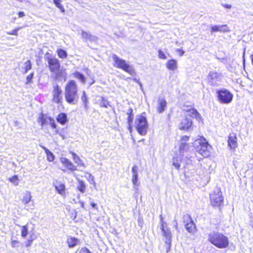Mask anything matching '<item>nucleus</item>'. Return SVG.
Wrapping results in <instances>:
<instances>
[{"instance_id":"1","label":"nucleus","mask_w":253,"mask_h":253,"mask_svg":"<svg viewBox=\"0 0 253 253\" xmlns=\"http://www.w3.org/2000/svg\"><path fill=\"white\" fill-rule=\"evenodd\" d=\"M45 60L47 63V67L55 80L63 79L66 80L67 73L66 69L62 68L60 61L49 53H45Z\"/></svg>"},{"instance_id":"2","label":"nucleus","mask_w":253,"mask_h":253,"mask_svg":"<svg viewBox=\"0 0 253 253\" xmlns=\"http://www.w3.org/2000/svg\"><path fill=\"white\" fill-rule=\"evenodd\" d=\"M65 98L70 104H76L79 100L78 85L74 80H70L65 86Z\"/></svg>"},{"instance_id":"3","label":"nucleus","mask_w":253,"mask_h":253,"mask_svg":"<svg viewBox=\"0 0 253 253\" xmlns=\"http://www.w3.org/2000/svg\"><path fill=\"white\" fill-rule=\"evenodd\" d=\"M208 241L218 249H226L229 247L228 238L223 233L213 231L208 235Z\"/></svg>"},{"instance_id":"4","label":"nucleus","mask_w":253,"mask_h":253,"mask_svg":"<svg viewBox=\"0 0 253 253\" xmlns=\"http://www.w3.org/2000/svg\"><path fill=\"white\" fill-rule=\"evenodd\" d=\"M112 58L114 61L113 66L117 68L122 69L125 72L131 76H135L136 72L132 65H129L126 60L120 58L116 54H113Z\"/></svg>"},{"instance_id":"5","label":"nucleus","mask_w":253,"mask_h":253,"mask_svg":"<svg viewBox=\"0 0 253 253\" xmlns=\"http://www.w3.org/2000/svg\"><path fill=\"white\" fill-rule=\"evenodd\" d=\"M160 229L162 231V235L165 239L166 251L168 252L171 247L172 233L168 226V224L164 220L162 217L160 218Z\"/></svg>"},{"instance_id":"6","label":"nucleus","mask_w":253,"mask_h":253,"mask_svg":"<svg viewBox=\"0 0 253 253\" xmlns=\"http://www.w3.org/2000/svg\"><path fill=\"white\" fill-rule=\"evenodd\" d=\"M210 201L211 206L221 211L224 206V199L222 192L220 190L213 191L210 195Z\"/></svg>"},{"instance_id":"7","label":"nucleus","mask_w":253,"mask_h":253,"mask_svg":"<svg viewBox=\"0 0 253 253\" xmlns=\"http://www.w3.org/2000/svg\"><path fill=\"white\" fill-rule=\"evenodd\" d=\"M199 145L195 147L196 151L204 158H207L211 155V146L206 139L203 136L197 140Z\"/></svg>"},{"instance_id":"8","label":"nucleus","mask_w":253,"mask_h":253,"mask_svg":"<svg viewBox=\"0 0 253 253\" xmlns=\"http://www.w3.org/2000/svg\"><path fill=\"white\" fill-rule=\"evenodd\" d=\"M135 127L140 135H146L148 129V124L146 117L141 115H138L135 120Z\"/></svg>"},{"instance_id":"9","label":"nucleus","mask_w":253,"mask_h":253,"mask_svg":"<svg viewBox=\"0 0 253 253\" xmlns=\"http://www.w3.org/2000/svg\"><path fill=\"white\" fill-rule=\"evenodd\" d=\"M183 221L186 230L190 233L194 234L197 231L195 224L189 214H185L183 216Z\"/></svg>"},{"instance_id":"10","label":"nucleus","mask_w":253,"mask_h":253,"mask_svg":"<svg viewBox=\"0 0 253 253\" xmlns=\"http://www.w3.org/2000/svg\"><path fill=\"white\" fill-rule=\"evenodd\" d=\"M53 102L58 104H61L63 102V92L60 86L57 84H54L53 86L52 91Z\"/></svg>"},{"instance_id":"11","label":"nucleus","mask_w":253,"mask_h":253,"mask_svg":"<svg viewBox=\"0 0 253 253\" xmlns=\"http://www.w3.org/2000/svg\"><path fill=\"white\" fill-rule=\"evenodd\" d=\"M217 97L219 102L221 103L228 104L233 99V94L226 89H221L217 91Z\"/></svg>"},{"instance_id":"12","label":"nucleus","mask_w":253,"mask_h":253,"mask_svg":"<svg viewBox=\"0 0 253 253\" xmlns=\"http://www.w3.org/2000/svg\"><path fill=\"white\" fill-rule=\"evenodd\" d=\"M184 107L185 108L183 111L187 113L185 116H187V118L189 117L191 118H195L199 121H202V117L196 108L190 105H184Z\"/></svg>"},{"instance_id":"13","label":"nucleus","mask_w":253,"mask_h":253,"mask_svg":"<svg viewBox=\"0 0 253 253\" xmlns=\"http://www.w3.org/2000/svg\"><path fill=\"white\" fill-rule=\"evenodd\" d=\"M237 135L235 132H231L228 136V146L230 149L235 150L238 147Z\"/></svg>"},{"instance_id":"14","label":"nucleus","mask_w":253,"mask_h":253,"mask_svg":"<svg viewBox=\"0 0 253 253\" xmlns=\"http://www.w3.org/2000/svg\"><path fill=\"white\" fill-rule=\"evenodd\" d=\"M192 124L191 120L187 118V116H185L180 123L179 128L180 130H188L192 127Z\"/></svg>"},{"instance_id":"15","label":"nucleus","mask_w":253,"mask_h":253,"mask_svg":"<svg viewBox=\"0 0 253 253\" xmlns=\"http://www.w3.org/2000/svg\"><path fill=\"white\" fill-rule=\"evenodd\" d=\"M61 162L67 169L71 171H74L77 170L76 167L68 159L63 158L61 159Z\"/></svg>"},{"instance_id":"16","label":"nucleus","mask_w":253,"mask_h":253,"mask_svg":"<svg viewBox=\"0 0 253 253\" xmlns=\"http://www.w3.org/2000/svg\"><path fill=\"white\" fill-rule=\"evenodd\" d=\"M211 30L212 33L217 32L226 33L230 31L227 25H214L211 27Z\"/></svg>"},{"instance_id":"17","label":"nucleus","mask_w":253,"mask_h":253,"mask_svg":"<svg viewBox=\"0 0 253 253\" xmlns=\"http://www.w3.org/2000/svg\"><path fill=\"white\" fill-rule=\"evenodd\" d=\"M54 187L59 194L63 196L66 195V187L64 183L61 182H56L54 185Z\"/></svg>"},{"instance_id":"18","label":"nucleus","mask_w":253,"mask_h":253,"mask_svg":"<svg viewBox=\"0 0 253 253\" xmlns=\"http://www.w3.org/2000/svg\"><path fill=\"white\" fill-rule=\"evenodd\" d=\"M80 243V242L79 239L73 236L68 237L66 240V243L69 248L75 247V246L79 245Z\"/></svg>"},{"instance_id":"19","label":"nucleus","mask_w":253,"mask_h":253,"mask_svg":"<svg viewBox=\"0 0 253 253\" xmlns=\"http://www.w3.org/2000/svg\"><path fill=\"white\" fill-rule=\"evenodd\" d=\"M56 121L61 125H65L68 121L67 116L65 113H60L56 117Z\"/></svg>"},{"instance_id":"20","label":"nucleus","mask_w":253,"mask_h":253,"mask_svg":"<svg viewBox=\"0 0 253 253\" xmlns=\"http://www.w3.org/2000/svg\"><path fill=\"white\" fill-rule=\"evenodd\" d=\"M167 102L164 98L159 99L158 101L157 112L159 113L163 112L166 108Z\"/></svg>"},{"instance_id":"21","label":"nucleus","mask_w":253,"mask_h":253,"mask_svg":"<svg viewBox=\"0 0 253 253\" xmlns=\"http://www.w3.org/2000/svg\"><path fill=\"white\" fill-rule=\"evenodd\" d=\"M166 67L169 70L174 71L177 68V61L174 59L169 60L166 63Z\"/></svg>"},{"instance_id":"22","label":"nucleus","mask_w":253,"mask_h":253,"mask_svg":"<svg viewBox=\"0 0 253 253\" xmlns=\"http://www.w3.org/2000/svg\"><path fill=\"white\" fill-rule=\"evenodd\" d=\"M48 118L42 113H41L39 115L37 121L42 127H43L47 124Z\"/></svg>"},{"instance_id":"23","label":"nucleus","mask_w":253,"mask_h":253,"mask_svg":"<svg viewBox=\"0 0 253 253\" xmlns=\"http://www.w3.org/2000/svg\"><path fill=\"white\" fill-rule=\"evenodd\" d=\"M32 199L31 193L30 191H26L23 196L21 201L24 205L28 204Z\"/></svg>"},{"instance_id":"24","label":"nucleus","mask_w":253,"mask_h":253,"mask_svg":"<svg viewBox=\"0 0 253 253\" xmlns=\"http://www.w3.org/2000/svg\"><path fill=\"white\" fill-rule=\"evenodd\" d=\"M48 120L49 122L50 126L52 129H55L54 134H58L60 133V131L58 129L57 125L55 122L54 120L51 117L48 118Z\"/></svg>"},{"instance_id":"25","label":"nucleus","mask_w":253,"mask_h":253,"mask_svg":"<svg viewBox=\"0 0 253 253\" xmlns=\"http://www.w3.org/2000/svg\"><path fill=\"white\" fill-rule=\"evenodd\" d=\"M189 136L187 135L182 136L180 138V149H184L188 145V142L189 140Z\"/></svg>"},{"instance_id":"26","label":"nucleus","mask_w":253,"mask_h":253,"mask_svg":"<svg viewBox=\"0 0 253 253\" xmlns=\"http://www.w3.org/2000/svg\"><path fill=\"white\" fill-rule=\"evenodd\" d=\"M42 148L44 150L46 155V158L48 162H53L54 160L55 157L52 153H51L48 149L44 146H41Z\"/></svg>"},{"instance_id":"27","label":"nucleus","mask_w":253,"mask_h":253,"mask_svg":"<svg viewBox=\"0 0 253 253\" xmlns=\"http://www.w3.org/2000/svg\"><path fill=\"white\" fill-rule=\"evenodd\" d=\"M78 185L77 187L78 191H80L81 193H84L85 192L86 186L85 183L82 180L78 179Z\"/></svg>"},{"instance_id":"28","label":"nucleus","mask_w":253,"mask_h":253,"mask_svg":"<svg viewBox=\"0 0 253 253\" xmlns=\"http://www.w3.org/2000/svg\"><path fill=\"white\" fill-rule=\"evenodd\" d=\"M73 75L74 78L78 79L82 84H84L85 83L86 79L84 76L83 74L76 71L73 74Z\"/></svg>"},{"instance_id":"29","label":"nucleus","mask_w":253,"mask_h":253,"mask_svg":"<svg viewBox=\"0 0 253 253\" xmlns=\"http://www.w3.org/2000/svg\"><path fill=\"white\" fill-rule=\"evenodd\" d=\"M208 78L211 82H213L219 79V75L216 72L211 71L209 73Z\"/></svg>"},{"instance_id":"30","label":"nucleus","mask_w":253,"mask_h":253,"mask_svg":"<svg viewBox=\"0 0 253 253\" xmlns=\"http://www.w3.org/2000/svg\"><path fill=\"white\" fill-rule=\"evenodd\" d=\"M56 53L59 58L65 59L67 57L68 54L67 52L63 49H57L56 50Z\"/></svg>"},{"instance_id":"31","label":"nucleus","mask_w":253,"mask_h":253,"mask_svg":"<svg viewBox=\"0 0 253 253\" xmlns=\"http://www.w3.org/2000/svg\"><path fill=\"white\" fill-rule=\"evenodd\" d=\"M70 153L72 155L73 160L76 163L78 164V166H84V164L82 163V161L75 153L71 152Z\"/></svg>"},{"instance_id":"32","label":"nucleus","mask_w":253,"mask_h":253,"mask_svg":"<svg viewBox=\"0 0 253 253\" xmlns=\"http://www.w3.org/2000/svg\"><path fill=\"white\" fill-rule=\"evenodd\" d=\"M127 124H132L133 120V109L129 108L127 112Z\"/></svg>"},{"instance_id":"33","label":"nucleus","mask_w":253,"mask_h":253,"mask_svg":"<svg viewBox=\"0 0 253 253\" xmlns=\"http://www.w3.org/2000/svg\"><path fill=\"white\" fill-rule=\"evenodd\" d=\"M35 239H36V237L34 236V235L33 234L30 235L29 238L25 242L24 246L26 248L30 247L32 246L33 242L35 240Z\"/></svg>"},{"instance_id":"34","label":"nucleus","mask_w":253,"mask_h":253,"mask_svg":"<svg viewBox=\"0 0 253 253\" xmlns=\"http://www.w3.org/2000/svg\"><path fill=\"white\" fill-rule=\"evenodd\" d=\"M82 100L83 102V104L84 106V107L86 109H88V99L86 94V93L84 91L82 93V96H81Z\"/></svg>"},{"instance_id":"35","label":"nucleus","mask_w":253,"mask_h":253,"mask_svg":"<svg viewBox=\"0 0 253 253\" xmlns=\"http://www.w3.org/2000/svg\"><path fill=\"white\" fill-rule=\"evenodd\" d=\"M28 233V226L27 225H23L21 228V235L23 238H25Z\"/></svg>"},{"instance_id":"36","label":"nucleus","mask_w":253,"mask_h":253,"mask_svg":"<svg viewBox=\"0 0 253 253\" xmlns=\"http://www.w3.org/2000/svg\"><path fill=\"white\" fill-rule=\"evenodd\" d=\"M32 69V64L30 60H28L24 63V67L23 68V73L26 74L28 71Z\"/></svg>"},{"instance_id":"37","label":"nucleus","mask_w":253,"mask_h":253,"mask_svg":"<svg viewBox=\"0 0 253 253\" xmlns=\"http://www.w3.org/2000/svg\"><path fill=\"white\" fill-rule=\"evenodd\" d=\"M61 0H53V3L56 6L58 7L62 12H65V8L63 5L61 3Z\"/></svg>"},{"instance_id":"38","label":"nucleus","mask_w":253,"mask_h":253,"mask_svg":"<svg viewBox=\"0 0 253 253\" xmlns=\"http://www.w3.org/2000/svg\"><path fill=\"white\" fill-rule=\"evenodd\" d=\"M110 106L109 102L104 97H101L100 106L105 108Z\"/></svg>"},{"instance_id":"39","label":"nucleus","mask_w":253,"mask_h":253,"mask_svg":"<svg viewBox=\"0 0 253 253\" xmlns=\"http://www.w3.org/2000/svg\"><path fill=\"white\" fill-rule=\"evenodd\" d=\"M9 181L13 183L15 185H18L19 179L17 175H14L9 178Z\"/></svg>"},{"instance_id":"40","label":"nucleus","mask_w":253,"mask_h":253,"mask_svg":"<svg viewBox=\"0 0 253 253\" xmlns=\"http://www.w3.org/2000/svg\"><path fill=\"white\" fill-rule=\"evenodd\" d=\"M34 76V73L31 72L26 77V82L25 83L26 84H29L32 83L33 82V78Z\"/></svg>"},{"instance_id":"41","label":"nucleus","mask_w":253,"mask_h":253,"mask_svg":"<svg viewBox=\"0 0 253 253\" xmlns=\"http://www.w3.org/2000/svg\"><path fill=\"white\" fill-rule=\"evenodd\" d=\"M82 37L85 40H90L91 35L90 33L85 31H82L81 33Z\"/></svg>"},{"instance_id":"42","label":"nucleus","mask_w":253,"mask_h":253,"mask_svg":"<svg viewBox=\"0 0 253 253\" xmlns=\"http://www.w3.org/2000/svg\"><path fill=\"white\" fill-rule=\"evenodd\" d=\"M173 165L175 167V168L179 169L180 167V164L179 160L177 158H174L173 159Z\"/></svg>"},{"instance_id":"43","label":"nucleus","mask_w":253,"mask_h":253,"mask_svg":"<svg viewBox=\"0 0 253 253\" xmlns=\"http://www.w3.org/2000/svg\"><path fill=\"white\" fill-rule=\"evenodd\" d=\"M22 28V27H18L16 28L13 30H12L10 32H8L7 33V34L8 35H14V36H17L18 35V31L20 30Z\"/></svg>"},{"instance_id":"44","label":"nucleus","mask_w":253,"mask_h":253,"mask_svg":"<svg viewBox=\"0 0 253 253\" xmlns=\"http://www.w3.org/2000/svg\"><path fill=\"white\" fill-rule=\"evenodd\" d=\"M158 57L159 58L162 59H166L167 58V56L165 55V53L161 49H159L158 51Z\"/></svg>"},{"instance_id":"45","label":"nucleus","mask_w":253,"mask_h":253,"mask_svg":"<svg viewBox=\"0 0 253 253\" xmlns=\"http://www.w3.org/2000/svg\"><path fill=\"white\" fill-rule=\"evenodd\" d=\"M19 241L16 240H13L11 241V246L12 248H15L19 246Z\"/></svg>"},{"instance_id":"46","label":"nucleus","mask_w":253,"mask_h":253,"mask_svg":"<svg viewBox=\"0 0 253 253\" xmlns=\"http://www.w3.org/2000/svg\"><path fill=\"white\" fill-rule=\"evenodd\" d=\"M79 253H92L87 248L83 247L80 250Z\"/></svg>"},{"instance_id":"47","label":"nucleus","mask_w":253,"mask_h":253,"mask_svg":"<svg viewBox=\"0 0 253 253\" xmlns=\"http://www.w3.org/2000/svg\"><path fill=\"white\" fill-rule=\"evenodd\" d=\"M132 182L133 184L136 185L137 182V174H133L132 178Z\"/></svg>"},{"instance_id":"48","label":"nucleus","mask_w":253,"mask_h":253,"mask_svg":"<svg viewBox=\"0 0 253 253\" xmlns=\"http://www.w3.org/2000/svg\"><path fill=\"white\" fill-rule=\"evenodd\" d=\"M175 51L180 56H183L184 53V50L181 48H177Z\"/></svg>"},{"instance_id":"49","label":"nucleus","mask_w":253,"mask_h":253,"mask_svg":"<svg viewBox=\"0 0 253 253\" xmlns=\"http://www.w3.org/2000/svg\"><path fill=\"white\" fill-rule=\"evenodd\" d=\"M127 129L129 130L130 133H132V124H127Z\"/></svg>"},{"instance_id":"50","label":"nucleus","mask_w":253,"mask_h":253,"mask_svg":"<svg viewBox=\"0 0 253 253\" xmlns=\"http://www.w3.org/2000/svg\"><path fill=\"white\" fill-rule=\"evenodd\" d=\"M17 14L19 18L23 17L25 15V13L23 11H19L18 12Z\"/></svg>"},{"instance_id":"51","label":"nucleus","mask_w":253,"mask_h":253,"mask_svg":"<svg viewBox=\"0 0 253 253\" xmlns=\"http://www.w3.org/2000/svg\"><path fill=\"white\" fill-rule=\"evenodd\" d=\"M222 6L225 8L230 9L232 7V6L230 4H222Z\"/></svg>"},{"instance_id":"52","label":"nucleus","mask_w":253,"mask_h":253,"mask_svg":"<svg viewBox=\"0 0 253 253\" xmlns=\"http://www.w3.org/2000/svg\"><path fill=\"white\" fill-rule=\"evenodd\" d=\"M137 168L136 166H134L132 168V171L133 174H137Z\"/></svg>"},{"instance_id":"53","label":"nucleus","mask_w":253,"mask_h":253,"mask_svg":"<svg viewBox=\"0 0 253 253\" xmlns=\"http://www.w3.org/2000/svg\"><path fill=\"white\" fill-rule=\"evenodd\" d=\"M95 83V80L94 79V78L93 76L91 77V81L88 83V84L89 85H91V84H93Z\"/></svg>"},{"instance_id":"54","label":"nucleus","mask_w":253,"mask_h":253,"mask_svg":"<svg viewBox=\"0 0 253 253\" xmlns=\"http://www.w3.org/2000/svg\"><path fill=\"white\" fill-rule=\"evenodd\" d=\"M90 205H91L92 207H93V208H95V207H96V204H95V203H91L90 204Z\"/></svg>"},{"instance_id":"55","label":"nucleus","mask_w":253,"mask_h":253,"mask_svg":"<svg viewBox=\"0 0 253 253\" xmlns=\"http://www.w3.org/2000/svg\"><path fill=\"white\" fill-rule=\"evenodd\" d=\"M84 70L85 71V72L87 74L88 72H89V70L88 68H85Z\"/></svg>"}]
</instances>
